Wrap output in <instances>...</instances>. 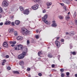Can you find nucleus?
<instances>
[{"label": "nucleus", "mask_w": 77, "mask_h": 77, "mask_svg": "<svg viewBox=\"0 0 77 77\" xmlns=\"http://www.w3.org/2000/svg\"><path fill=\"white\" fill-rule=\"evenodd\" d=\"M21 31L22 32L24 33L26 35H28L30 34V31L28 30L25 28H23L22 29Z\"/></svg>", "instance_id": "1"}, {"label": "nucleus", "mask_w": 77, "mask_h": 77, "mask_svg": "<svg viewBox=\"0 0 77 77\" xmlns=\"http://www.w3.org/2000/svg\"><path fill=\"white\" fill-rule=\"evenodd\" d=\"M27 53V51L23 52L22 54H20L18 56V59H23V58L24 57V56H26Z\"/></svg>", "instance_id": "2"}, {"label": "nucleus", "mask_w": 77, "mask_h": 77, "mask_svg": "<svg viewBox=\"0 0 77 77\" xmlns=\"http://www.w3.org/2000/svg\"><path fill=\"white\" fill-rule=\"evenodd\" d=\"M9 2L7 1L4 0L2 2V5L5 7V8H7L9 6Z\"/></svg>", "instance_id": "3"}, {"label": "nucleus", "mask_w": 77, "mask_h": 77, "mask_svg": "<svg viewBox=\"0 0 77 77\" xmlns=\"http://www.w3.org/2000/svg\"><path fill=\"white\" fill-rule=\"evenodd\" d=\"M47 18V15L45 14L43 17H42V20L43 21V22L45 23V24H48V22L47 20H46V19Z\"/></svg>", "instance_id": "4"}, {"label": "nucleus", "mask_w": 77, "mask_h": 77, "mask_svg": "<svg viewBox=\"0 0 77 77\" xmlns=\"http://www.w3.org/2000/svg\"><path fill=\"white\" fill-rule=\"evenodd\" d=\"M23 48V45H19L17 46L15 48V50H22Z\"/></svg>", "instance_id": "5"}, {"label": "nucleus", "mask_w": 77, "mask_h": 77, "mask_svg": "<svg viewBox=\"0 0 77 77\" xmlns=\"http://www.w3.org/2000/svg\"><path fill=\"white\" fill-rule=\"evenodd\" d=\"M38 8H39V5L38 4L35 5L32 7V8L33 10H36Z\"/></svg>", "instance_id": "6"}, {"label": "nucleus", "mask_w": 77, "mask_h": 77, "mask_svg": "<svg viewBox=\"0 0 77 77\" xmlns=\"http://www.w3.org/2000/svg\"><path fill=\"white\" fill-rule=\"evenodd\" d=\"M55 44H56V45L57 47H60L61 45H60L61 44H60V42L58 41L57 40H56L55 42Z\"/></svg>", "instance_id": "7"}, {"label": "nucleus", "mask_w": 77, "mask_h": 77, "mask_svg": "<svg viewBox=\"0 0 77 77\" xmlns=\"http://www.w3.org/2000/svg\"><path fill=\"white\" fill-rule=\"evenodd\" d=\"M17 43V42L16 41H14V42H10L9 43L10 44H12L11 45V47H15V44Z\"/></svg>", "instance_id": "8"}, {"label": "nucleus", "mask_w": 77, "mask_h": 77, "mask_svg": "<svg viewBox=\"0 0 77 77\" xmlns=\"http://www.w3.org/2000/svg\"><path fill=\"white\" fill-rule=\"evenodd\" d=\"M23 13L24 14H26V15H28L29 14V9H26L25 10L23 11Z\"/></svg>", "instance_id": "9"}, {"label": "nucleus", "mask_w": 77, "mask_h": 77, "mask_svg": "<svg viewBox=\"0 0 77 77\" xmlns=\"http://www.w3.org/2000/svg\"><path fill=\"white\" fill-rule=\"evenodd\" d=\"M3 46L6 48H8L9 46L8 44L7 43V42H4L3 44Z\"/></svg>", "instance_id": "10"}, {"label": "nucleus", "mask_w": 77, "mask_h": 77, "mask_svg": "<svg viewBox=\"0 0 77 77\" xmlns=\"http://www.w3.org/2000/svg\"><path fill=\"white\" fill-rule=\"evenodd\" d=\"M52 23H53L51 25L52 27H56V26H57V24L55 22V20L53 21Z\"/></svg>", "instance_id": "11"}, {"label": "nucleus", "mask_w": 77, "mask_h": 77, "mask_svg": "<svg viewBox=\"0 0 77 77\" xmlns=\"http://www.w3.org/2000/svg\"><path fill=\"white\" fill-rule=\"evenodd\" d=\"M63 2L67 3V4H69V1L68 0H62Z\"/></svg>", "instance_id": "12"}, {"label": "nucleus", "mask_w": 77, "mask_h": 77, "mask_svg": "<svg viewBox=\"0 0 77 77\" xmlns=\"http://www.w3.org/2000/svg\"><path fill=\"white\" fill-rule=\"evenodd\" d=\"M19 63L20 65L23 66V65H24V62L23 61H20Z\"/></svg>", "instance_id": "13"}, {"label": "nucleus", "mask_w": 77, "mask_h": 77, "mask_svg": "<svg viewBox=\"0 0 77 77\" xmlns=\"http://www.w3.org/2000/svg\"><path fill=\"white\" fill-rule=\"evenodd\" d=\"M8 32L9 33H12L14 32V29H8Z\"/></svg>", "instance_id": "14"}, {"label": "nucleus", "mask_w": 77, "mask_h": 77, "mask_svg": "<svg viewBox=\"0 0 77 77\" xmlns=\"http://www.w3.org/2000/svg\"><path fill=\"white\" fill-rule=\"evenodd\" d=\"M23 39V38L21 36H19L17 37V40H22Z\"/></svg>", "instance_id": "15"}, {"label": "nucleus", "mask_w": 77, "mask_h": 77, "mask_svg": "<svg viewBox=\"0 0 77 77\" xmlns=\"http://www.w3.org/2000/svg\"><path fill=\"white\" fill-rule=\"evenodd\" d=\"M11 22L10 21H7L5 22V25H9L11 24Z\"/></svg>", "instance_id": "16"}, {"label": "nucleus", "mask_w": 77, "mask_h": 77, "mask_svg": "<svg viewBox=\"0 0 77 77\" xmlns=\"http://www.w3.org/2000/svg\"><path fill=\"white\" fill-rule=\"evenodd\" d=\"M20 22L19 20H16L15 21V24L16 25H19L20 24Z\"/></svg>", "instance_id": "17"}, {"label": "nucleus", "mask_w": 77, "mask_h": 77, "mask_svg": "<svg viewBox=\"0 0 77 77\" xmlns=\"http://www.w3.org/2000/svg\"><path fill=\"white\" fill-rule=\"evenodd\" d=\"M52 5V3L50 2H48L47 3V5L48 6H51Z\"/></svg>", "instance_id": "18"}, {"label": "nucleus", "mask_w": 77, "mask_h": 77, "mask_svg": "<svg viewBox=\"0 0 77 77\" xmlns=\"http://www.w3.org/2000/svg\"><path fill=\"white\" fill-rule=\"evenodd\" d=\"M13 72L15 74H20V72L18 71H13Z\"/></svg>", "instance_id": "19"}, {"label": "nucleus", "mask_w": 77, "mask_h": 77, "mask_svg": "<svg viewBox=\"0 0 77 77\" xmlns=\"http://www.w3.org/2000/svg\"><path fill=\"white\" fill-rule=\"evenodd\" d=\"M70 18V17H69V16L67 15L66 17V20L68 21V19H69Z\"/></svg>", "instance_id": "20"}, {"label": "nucleus", "mask_w": 77, "mask_h": 77, "mask_svg": "<svg viewBox=\"0 0 77 77\" xmlns=\"http://www.w3.org/2000/svg\"><path fill=\"white\" fill-rule=\"evenodd\" d=\"M48 57L49 58H51L53 57V55L51 54H49L48 55Z\"/></svg>", "instance_id": "21"}, {"label": "nucleus", "mask_w": 77, "mask_h": 77, "mask_svg": "<svg viewBox=\"0 0 77 77\" xmlns=\"http://www.w3.org/2000/svg\"><path fill=\"white\" fill-rule=\"evenodd\" d=\"M19 8L20 11H24V8L21 6H20Z\"/></svg>", "instance_id": "22"}, {"label": "nucleus", "mask_w": 77, "mask_h": 77, "mask_svg": "<svg viewBox=\"0 0 77 77\" xmlns=\"http://www.w3.org/2000/svg\"><path fill=\"white\" fill-rule=\"evenodd\" d=\"M41 54H42V51L38 52V55L39 56H40Z\"/></svg>", "instance_id": "23"}, {"label": "nucleus", "mask_w": 77, "mask_h": 77, "mask_svg": "<svg viewBox=\"0 0 77 77\" xmlns=\"http://www.w3.org/2000/svg\"><path fill=\"white\" fill-rule=\"evenodd\" d=\"M71 54H72L73 55H75L77 53L75 51L71 52Z\"/></svg>", "instance_id": "24"}, {"label": "nucleus", "mask_w": 77, "mask_h": 77, "mask_svg": "<svg viewBox=\"0 0 77 77\" xmlns=\"http://www.w3.org/2000/svg\"><path fill=\"white\" fill-rule=\"evenodd\" d=\"M76 12H75L73 15V18H75V17H76Z\"/></svg>", "instance_id": "25"}, {"label": "nucleus", "mask_w": 77, "mask_h": 77, "mask_svg": "<svg viewBox=\"0 0 77 77\" xmlns=\"http://www.w3.org/2000/svg\"><path fill=\"white\" fill-rule=\"evenodd\" d=\"M70 34H71V35H72V36H73V35H74V31L72 32H70Z\"/></svg>", "instance_id": "26"}, {"label": "nucleus", "mask_w": 77, "mask_h": 77, "mask_svg": "<svg viewBox=\"0 0 77 77\" xmlns=\"http://www.w3.org/2000/svg\"><path fill=\"white\" fill-rule=\"evenodd\" d=\"M66 35H69V36H71V35L70 33H68V32H66Z\"/></svg>", "instance_id": "27"}, {"label": "nucleus", "mask_w": 77, "mask_h": 77, "mask_svg": "<svg viewBox=\"0 0 77 77\" xmlns=\"http://www.w3.org/2000/svg\"><path fill=\"white\" fill-rule=\"evenodd\" d=\"M59 18L61 20H62V19H63V17L62 16H59Z\"/></svg>", "instance_id": "28"}, {"label": "nucleus", "mask_w": 77, "mask_h": 77, "mask_svg": "<svg viewBox=\"0 0 77 77\" xmlns=\"http://www.w3.org/2000/svg\"><path fill=\"white\" fill-rule=\"evenodd\" d=\"M2 12H3V9L0 8V13H2Z\"/></svg>", "instance_id": "29"}, {"label": "nucleus", "mask_w": 77, "mask_h": 77, "mask_svg": "<svg viewBox=\"0 0 77 77\" xmlns=\"http://www.w3.org/2000/svg\"><path fill=\"white\" fill-rule=\"evenodd\" d=\"M38 75L39 76V77H41L42 75V73H39L38 74Z\"/></svg>", "instance_id": "30"}, {"label": "nucleus", "mask_w": 77, "mask_h": 77, "mask_svg": "<svg viewBox=\"0 0 77 77\" xmlns=\"http://www.w3.org/2000/svg\"><path fill=\"white\" fill-rule=\"evenodd\" d=\"M33 0L34 2H40L41 0Z\"/></svg>", "instance_id": "31"}, {"label": "nucleus", "mask_w": 77, "mask_h": 77, "mask_svg": "<svg viewBox=\"0 0 77 77\" xmlns=\"http://www.w3.org/2000/svg\"><path fill=\"white\" fill-rule=\"evenodd\" d=\"M11 24L12 26H15V23H14V22H12L11 23Z\"/></svg>", "instance_id": "32"}, {"label": "nucleus", "mask_w": 77, "mask_h": 77, "mask_svg": "<svg viewBox=\"0 0 77 77\" xmlns=\"http://www.w3.org/2000/svg\"><path fill=\"white\" fill-rule=\"evenodd\" d=\"M60 71L61 72H63V71H64L63 69H60Z\"/></svg>", "instance_id": "33"}, {"label": "nucleus", "mask_w": 77, "mask_h": 77, "mask_svg": "<svg viewBox=\"0 0 77 77\" xmlns=\"http://www.w3.org/2000/svg\"><path fill=\"white\" fill-rule=\"evenodd\" d=\"M14 35L15 36H17V32L15 31L14 32Z\"/></svg>", "instance_id": "34"}, {"label": "nucleus", "mask_w": 77, "mask_h": 77, "mask_svg": "<svg viewBox=\"0 0 77 77\" xmlns=\"http://www.w3.org/2000/svg\"><path fill=\"white\" fill-rule=\"evenodd\" d=\"M63 8L64 9V10H65V11H66V6H64L63 7Z\"/></svg>", "instance_id": "35"}, {"label": "nucleus", "mask_w": 77, "mask_h": 77, "mask_svg": "<svg viewBox=\"0 0 77 77\" xmlns=\"http://www.w3.org/2000/svg\"><path fill=\"white\" fill-rule=\"evenodd\" d=\"M75 23L76 25H77V20H75Z\"/></svg>", "instance_id": "36"}, {"label": "nucleus", "mask_w": 77, "mask_h": 77, "mask_svg": "<svg viewBox=\"0 0 77 77\" xmlns=\"http://www.w3.org/2000/svg\"><path fill=\"white\" fill-rule=\"evenodd\" d=\"M7 69L8 70H10V69H11V67H10L9 66H8L7 67Z\"/></svg>", "instance_id": "37"}, {"label": "nucleus", "mask_w": 77, "mask_h": 77, "mask_svg": "<svg viewBox=\"0 0 77 77\" xmlns=\"http://www.w3.org/2000/svg\"><path fill=\"white\" fill-rule=\"evenodd\" d=\"M3 63H6V60H3Z\"/></svg>", "instance_id": "38"}, {"label": "nucleus", "mask_w": 77, "mask_h": 77, "mask_svg": "<svg viewBox=\"0 0 77 77\" xmlns=\"http://www.w3.org/2000/svg\"><path fill=\"white\" fill-rule=\"evenodd\" d=\"M35 38L36 39H38L39 38V36L38 35H36L35 36Z\"/></svg>", "instance_id": "39"}, {"label": "nucleus", "mask_w": 77, "mask_h": 77, "mask_svg": "<svg viewBox=\"0 0 77 77\" xmlns=\"http://www.w3.org/2000/svg\"><path fill=\"white\" fill-rule=\"evenodd\" d=\"M30 68H28L27 69V71H30Z\"/></svg>", "instance_id": "40"}, {"label": "nucleus", "mask_w": 77, "mask_h": 77, "mask_svg": "<svg viewBox=\"0 0 77 77\" xmlns=\"http://www.w3.org/2000/svg\"><path fill=\"white\" fill-rule=\"evenodd\" d=\"M61 77H64V76H65V75L63 74V73H62L61 75Z\"/></svg>", "instance_id": "41"}, {"label": "nucleus", "mask_w": 77, "mask_h": 77, "mask_svg": "<svg viewBox=\"0 0 77 77\" xmlns=\"http://www.w3.org/2000/svg\"><path fill=\"white\" fill-rule=\"evenodd\" d=\"M66 75H69V72H67L66 73Z\"/></svg>", "instance_id": "42"}, {"label": "nucleus", "mask_w": 77, "mask_h": 77, "mask_svg": "<svg viewBox=\"0 0 77 77\" xmlns=\"http://www.w3.org/2000/svg\"><path fill=\"white\" fill-rule=\"evenodd\" d=\"M45 12H46V10H43V13H45Z\"/></svg>", "instance_id": "43"}, {"label": "nucleus", "mask_w": 77, "mask_h": 77, "mask_svg": "<svg viewBox=\"0 0 77 77\" xmlns=\"http://www.w3.org/2000/svg\"><path fill=\"white\" fill-rule=\"evenodd\" d=\"M60 38V37H56V41H57V40H59V38Z\"/></svg>", "instance_id": "44"}, {"label": "nucleus", "mask_w": 77, "mask_h": 77, "mask_svg": "<svg viewBox=\"0 0 77 77\" xmlns=\"http://www.w3.org/2000/svg\"><path fill=\"white\" fill-rule=\"evenodd\" d=\"M70 49H71L72 48V45H70Z\"/></svg>", "instance_id": "45"}, {"label": "nucleus", "mask_w": 77, "mask_h": 77, "mask_svg": "<svg viewBox=\"0 0 77 77\" xmlns=\"http://www.w3.org/2000/svg\"><path fill=\"white\" fill-rule=\"evenodd\" d=\"M27 44H30V41H29V40H27Z\"/></svg>", "instance_id": "46"}, {"label": "nucleus", "mask_w": 77, "mask_h": 77, "mask_svg": "<svg viewBox=\"0 0 77 77\" xmlns=\"http://www.w3.org/2000/svg\"><path fill=\"white\" fill-rule=\"evenodd\" d=\"M6 58H9V56L8 55H7L6 56Z\"/></svg>", "instance_id": "47"}, {"label": "nucleus", "mask_w": 77, "mask_h": 77, "mask_svg": "<svg viewBox=\"0 0 77 77\" xmlns=\"http://www.w3.org/2000/svg\"><path fill=\"white\" fill-rule=\"evenodd\" d=\"M51 66L53 68H54V66H55V65H54V64H52V65Z\"/></svg>", "instance_id": "48"}, {"label": "nucleus", "mask_w": 77, "mask_h": 77, "mask_svg": "<svg viewBox=\"0 0 77 77\" xmlns=\"http://www.w3.org/2000/svg\"><path fill=\"white\" fill-rule=\"evenodd\" d=\"M61 42H64V39H62L61 40Z\"/></svg>", "instance_id": "49"}, {"label": "nucleus", "mask_w": 77, "mask_h": 77, "mask_svg": "<svg viewBox=\"0 0 77 77\" xmlns=\"http://www.w3.org/2000/svg\"><path fill=\"white\" fill-rule=\"evenodd\" d=\"M3 24V22H2L0 23V26H2Z\"/></svg>", "instance_id": "50"}, {"label": "nucleus", "mask_w": 77, "mask_h": 77, "mask_svg": "<svg viewBox=\"0 0 77 77\" xmlns=\"http://www.w3.org/2000/svg\"><path fill=\"white\" fill-rule=\"evenodd\" d=\"M60 5L62 6H64V4L63 3H61V4H60Z\"/></svg>", "instance_id": "51"}, {"label": "nucleus", "mask_w": 77, "mask_h": 77, "mask_svg": "<svg viewBox=\"0 0 77 77\" xmlns=\"http://www.w3.org/2000/svg\"><path fill=\"white\" fill-rule=\"evenodd\" d=\"M2 65H5V63H3V62H2Z\"/></svg>", "instance_id": "52"}, {"label": "nucleus", "mask_w": 77, "mask_h": 77, "mask_svg": "<svg viewBox=\"0 0 77 77\" xmlns=\"http://www.w3.org/2000/svg\"><path fill=\"white\" fill-rule=\"evenodd\" d=\"M75 76L76 77H77V74H75Z\"/></svg>", "instance_id": "53"}, {"label": "nucleus", "mask_w": 77, "mask_h": 77, "mask_svg": "<svg viewBox=\"0 0 77 77\" xmlns=\"http://www.w3.org/2000/svg\"><path fill=\"white\" fill-rule=\"evenodd\" d=\"M49 77H52V75H51H51H49Z\"/></svg>", "instance_id": "54"}, {"label": "nucleus", "mask_w": 77, "mask_h": 77, "mask_svg": "<svg viewBox=\"0 0 77 77\" xmlns=\"http://www.w3.org/2000/svg\"><path fill=\"white\" fill-rule=\"evenodd\" d=\"M36 32L37 33H38V32H39V30H37L36 31Z\"/></svg>", "instance_id": "55"}, {"label": "nucleus", "mask_w": 77, "mask_h": 77, "mask_svg": "<svg viewBox=\"0 0 77 77\" xmlns=\"http://www.w3.org/2000/svg\"><path fill=\"white\" fill-rule=\"evenodd\" d=\"M2 18V14H0V18Z\"/></svg>", "instance_id": "56"}, {"label": "nucleus", "mask_w": 77, "mask_h": 77, "mask_svg": "<svg viewBox=\"0 0 77 77\" xmlns=\"http://www.w3.org/2000/svg\"><path fill=\"white\" fill-rule=\"evenodd\" d=\"M38 59H39V60H41V58L40 57H38Z\"/></svg>", "instance_id": "57"}, {"label": "nucleus", "mask_w": 77, "mask_h": 77, "mask_svg": "<svg viewBox=\"0 0 77 77\" xmlns=\"http://www.w3.org/2000/svg\"><path fill=\"white\" fill-rule=\"evenodd\" d=\"M28 76L29 77H31V75H29Z\"/></svg>", "instance_id": "58"}, {"label": "nucleus", "mask_w": 77, "mask_h": 77, "mask_svg": "<svg viewBox=\"0 0 77 77\" xmlns=\"http://www.w3.org/2000/svg\"><path fill=\"white\" fill-rule=\"evenodd\" d=\"M47 8H48V9H49V8H50V7L48 6V7H47Z\"/></svg>", "instance_id": "59"}, {"label": "nucleus", "mask_w": 77, "mask_h": 77, "mask_svg": "<svg viewBox=\"0 0 77 77\" xmlns=\"http://www.w3.org/2000/svg\"><path fill=\"white\" fill-rule=\"evenodd\" d=\"M70 14V12H69L68 13V14L69 15V14Z\"/></svg>", "instance_id": "60"}, {"label": "nucleus", "mask_w": 77, "mask_h": 77, "mask_svg": "<svg viewBox=\"0 0 77 77\" xmlns=\"http://www.w3.org/2000/svg\"><path fill=\"white\" fill-rule=\"evenodd\" d=\"M69 0V1H72V0Z\"/></svg>", "instance_id": "61"}, {"label": "nucleus", "mask_w": 77, "mask_h": 77, "mask_svg": "<svg viewBox=\"0 0 77 77\" xmlns=\"http://www.w3.org/2000/svg\"><path fill=\"white\" fill-rule=\"evenodd\" d=\"M58 56H59V57H60V55H58Z\"/></svg>", "instance_id": "62"}, {"label": "nucleus", "mask_w": 77, "mask_h": 77, "mask_svg": "<svg viewBox=\"0 0 77 77\" xmlns=\"http://www.w3.org/2000/svg\"><path fill=\"white\" fill-rule=\"evenodd\" d=\"M75 1H76V2L77 1V0H75Z\"/></svg>", "instance_id": "63"}, {"label": "nucleus", "mask_w": 77, "mask_h": 77, "mask_svg": "<svg viewBox=\"0 0 77 77\" xmlns=\"http://www.w3.org/2000/svg\"><path fill=\"white\" fill-rule=\"evenodd\" d=\"M38 77V76H36V77Z\"/></svg>", "instance_id": "64"}]
</instances>
